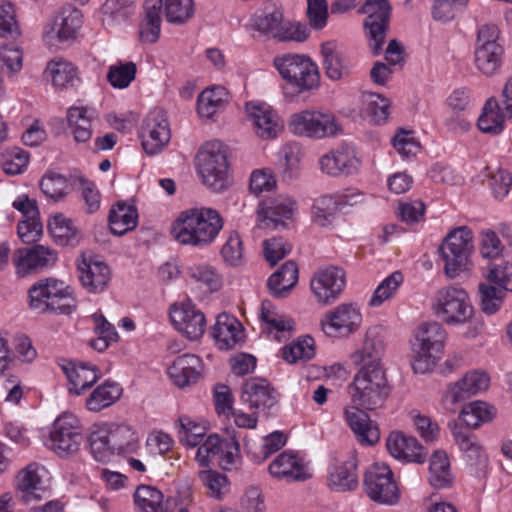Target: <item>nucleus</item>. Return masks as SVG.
I'll return each mask as SVG.
<instances>
[{
	"label": "nucleus",
	"instance_id": "obj_8",
	"mask_svg": "<svg viewBox=\"0 0 512 512\" xmlns=\"http://www.w3.org/2000/svg\"><path fill=\"white\" fill-rule=\"evenodd\" d=\"M199 173L204 184L221 192L229 185L226 146L218 141L206 143L197 156Z\"/></svg>",
	"mask_w": 512,
	"mask_h": 512
},
{
	"label": "nucleus",
	"instance_id": "obj_13",
	"mask_svg": "<svg viewBox=\"0 0 512 512\" xmlns=\"http://www.w3.org/2000/svg\"><path fill=\"white\" fill-rule=\"evenodd\" d=\"M79 420L72 414H62L53 423L48 446L60 457L77 453L83 442Z\"/></svg>",
	"mask_w": 512,
	"mask_h": 512
},
{
	"label": "nucleus",
	"instance_id": "obj_36",
	"mask_svg": "<svg viewBox=\"0 0 512 512\" xmlns=\"http://www.w3.org/2000/svg\"><path fill=\"white\" fill-rule=\"evenodd\" d=\"M270 474L287 481H304L309 478L301 460L292 452L284 451L269 465Z\"/></svg>",
	"mask_w": 512,
	"mask_h": 512
},
{
	"label": "nucleus",
	"instance_id": "obj_25",
	"mask_svg": "<svg viewBox=\"0 0 512 512\" xmlns=\"http://www.w3.org/2000/svg\"><path fill=\"white\" fill-rule=\"evenodd\" d=\"M364 410L355 404L347 406L344 409L345 420L360 444L373 446L380 440V430Z\"/></svg>",
	"mask_w": 512,
	"mask_h": 512
},
{
	"label": "nucleus",
	"instance_id": "obj_26",
	"mask_svg": "<svg viewBox=\"0 0 512 512\" xmlns=\"http://www.w3.org/2000/svg\"><path fill=\"white\" fill-rule=\"evenodd\" d=\"M246 112L256 134L262 139H273L283 129L277 113L265 103H247Z\"/></svg>",
	"mask_w": 512,
	"mask_h": 512
},
{
	"label": "nucleus",
	"instance_id": "obj_31",
	"mask_svg": "<svg viewBox=\"0 0 512 512\" xmlns=\"http://www.w3.org/2000/svg\"><path fill=\"white\" fill-rule=\"evenodd\" d=\"M241 401L250 408L265 411L278 402V395L266 379L250 378L242 386Z\"/></svg>",
	"mask_w": 512,
	"mask_h": 512
},
{
	"label": "nucleus",
	"instance_id": "obj_10",
	"mask_svg": "<svg viewBox=\"0 0 512 512\" xmlns=\"http://www.w3.org/2000/svg\"><path fill=\"white\" fill-rule=\"evenodd\" d=\"M435 299V314L447 324H464L473 315L469 296L462 288L454 286L442 288L437 292Z\"/></svg>",
	"mask_w": 512,
	"mask_h": 512
},
{
	"label": "nucleus",
	"instance_id": "obj_49",
	"mask_svg": "<svg viewBox=\"0 0 512 512\" xmlns=\"http://www.w3.org/2000/svg\"><path fill=\"white\" fill-rule=\"evenodd\" d=\"M429 482L438 489L448 488L453 483L448 457L443 451H435L430 458Z\"/></svg>",
	"mask_w": 512,
	"mask_h": 512
},
{
	"label": "nucleus",
	"instance_id": "obj_14",
	"mask_svg": "<svg viewBox=\"0 0 512 512\" xmlns=\"http://www.w3.org/2000/svg\"><path fill=\"white\" fill-rule=\"evenodd\" d=\"M289 129L295 135L321 139L336 135L340 128L333 114L304 110L291 116Z\"/></svg>",
	"mask_w": 512,
	"mask_h": 512
},
{
	"label": "nucleus",
	"instance_id": "obj_6",
	"mask_svg": "<svg viewBox=\"0 0 512 512\" xmlns=\"http://www.w3.org/2000/svg\"><path fill=\"white\" fill-rule=\"evenodd\" d=\"M89 446L97 461L106 462L114 454L134 453L139 446V439L130 426L111 425L107 429L93 431L89 436Z\"/></svg>",
	"mask_w": 512,
	"mask_h": 512
},
{
	"label": "nucleus",
	"instance_id": "obj_41",
	"mask_svg": "<svg viewBox=\"0 0 512 512\" xmlns=\"http://www.w3.org/2000/svg\"><path fill=\"white\" fill-rule=\"evenodd\" d=\"M133 14V0H106L100 8V20L106 30L125 23Z\"/></svg>",
	"mask_w": 512,
	"mask_h": 512
},
{
	"label": "nucleus",
	"instance_id": "obj_17",
	"mask_svg": "<svg viewBox=\"0 0 512 512\" xmlns=\"http://www.w3.org/2000/svg\"><path fill=\"white\" fill-rule=\"evenodd\" d=\"M76 270L81 286L88 293H103L112 280L108 264L92 254L82 253L76 260Z\"/></svg>",
	"mask_w": 512,
	"mask_h": 512
},
{
	"label": "nucleus",
	"instance_id": "obj_21",
	"mask_svg": "<svg viewBox=\"0 0 512 512\" xmlns=\"http://www.w3.org/2000/svg\"><path fill=\"white\" fill-rule=\"evenodd\" d=\"M170 318L175 328L191 340L200 338L205 331V316L190 300L180 306L174 304L170 310Z\"/></svg>",
	"mask_w": 512,
	"mask_h": 512
},
{
	"label": "nucleus",
	"instance_id": "obj_29",
	"mask_svg": "<svg viewBox=\"0 0 512 512\" xmlns=\"http://www.w3.org/2000/svg\"><path fill=\"white\" fill-rule=\"evenodd\" d=\"M320 55L324 73L331 81H339L350 75L348 57L336 41H326L320 45Z\"/></svg>",
	"mask_w": 512,
	"mask_h": 512
},
{
	"label": "nucleus",
	"instance_id": "obj_50",
	"mask_svg": "<svg viewBox=\"0 0 512 512\" xmlns=\"http://www.w3.org/2000/svg\"><path fill=\"white\" fill-rule=\"evenodd\" d=\"M494 407L483 401H473L466 404L461 412L460 419L470 428H478L483 423L493 419Z\"/></svg>",
	"mask_w": 512,
	"mask_h": 512
},
{
	"label": "nucleus",
	"instance_id": "obj_64",
	"mask_svg": "<svg viewBox=\"0 0 512 512\" xmlns=\"http://www.w3.org/2000/svg\"><path fill=\"white\" fill-rule=\"evenodd\" d=\"M20 35V29L15 19V9L12 3L0 4V37L16 38Z\"/></svg>",
	"mask_w": 512,
	"mask_h": 512
},
{
	"label": "nucleus",
	"instance_id": "obj_38",
	"mask_svg": "<svg viewBox=\"0 0 512 512\" xmlns=\"http://www.w3.org/2000/svg\"><path fill=\"white\" fill-rule=\"evenodd\" d=\"M211 333L218 347L222 350L234 348L242 340L243 336L241 324L238 320L224 313L217 316Z\"/></svg>",
	"mask_w": 512,
	"mask_h": 512
},
{
	"label": "nucleus",
	"instance_id": "obj_53",
	"mask_svg": "<svg viewBox=\"0 0 512 512\" xmlns=\"http://www.w3.org/2000/svg\"><path fill=\"white\" fill-rule=\"evenodd\" d=\"M494 99H489L483 107V112L478 119V127L484 133L498 134L503 130L504 115Z\"/></svg>",
	"mask_w": 512,
	"mask_h": 512
},
{
	"label": "nucleus",
	"instance_id": "obj_7",
	"mask_svg": "<svg viewBox=\"0 0 512 512\" xmlns=\"http://www.w3.org/2000/svg\"><path fill=\"white\" fill-rule=\"evenodd\" d=\"M472 231L466 227H458L451 231L440 247L444 260V272L453 279L472 266L471 255L474 249Z\"/></svg>",
	"mask_w": 512,
	"mask_h": 512
},
{
	"label": "nucleus",
	"instance_id": "obj_33",
	"mask_svg": "<svg viewBox=\"0 0 512 512\" xmlns=\"http://www.w3.org/2000/svg\"><path fill=\"white\" fill-rule=\"evenodd\" d=\"M358 163L354 149L349 145H342L320 159L321 170L332 176L353 174Z\"/></svg>",
	"mask_w": 512,
	"mask_h": 512
},
{
	"label": "nucleus",
	"instance_id": "obj_11",
	"mask_svg": "<svg viewBox=\"0 0 512 512\" xmlns=\"http://www.w3.org/2000/svg\"><path fill=\"white\" fill-rule=\"evenodd\" d=\"M365 14L364 28L369 41V47L374 56L383 50L386 33L389 28L391 6L388 0H366L358 11Z\"/></svg>",
	"mask_w": 512,
	"mask_h": 512
},
{
	"label": "nucleus",
	"instance_id": "obj_54",
	"mask_svg": "<svg viewBox=\"0 0 512 512\" xmlns=\"http://www.w3.org/2000/svg\"><path fill=\"white\" fill-rule=\"evenodd\" d=\"M283 359L288 363L308 361L315 356V342L310 336L299 338L297 341L286 345L282 349Z\"/></svg>",
	"mask_w": 512,
	"mask_h": 512
},
{
	"label": "nucleus",
	"instance_id": "obj_37",
	"mask_svg": "<svg viewBox=\"0 0 512 512\" xmlns=\"http://www.w3.org/2000/svg\"><path fill=\"white\" fill-rule=\"evenodd\" d=\"M360 194H345L338 196H322L318 198L313 205V215L315 221L321 225L326 226L331 223L335 214L345 205H354L357 203V198Z\"/></svg>",
	"mask_w": 512,
	"mask_h": 512
},
{
	"label": "nucleus",
	"instance_id": "obj_59",
	"mask_svg": "<svg viewBox=\"0 0 512 512\" xmlns=\"http://www.w3.org/2000/svg\"><path fill=\"white\" fill-rule=\"evenodd\" d=\"M165 12L168 22L183 24L194 14L193 0H165Z\"/></svg>",
	"mask_w": 512,
	"mask_h": 512
},
{
	"label": "nucleus",
	"instance_id": "obj_52",
	"mask_svg": "<svg viewBox=\"0 0 512 512\" xmlns=\"http://www.w3.org/2000/svg\"><path fill=\"white\" fill-rule=\"evenodd\" d=\"M69 127L77 142H87L92 136L91 117L83 107H71L67 113Z\"/></svg>",
	"mask_w": 512,
	"mask_h": 512
},
{
	"label": "nucleus",
	"instance_id": "obj_58",
	"mask_svg": "<svg viewBox=\"0 0 512 512\" xmlns=\"http://www.w3.org/2000/svg\"><path fill=\"white\" fill-rule=\"evenodd\" d=\"M282 21L283 13L280 10L254 15L251 19L252 27L255 30L275 39Z\"/></svg>",
	"mask_w": 512,
	"mask_h": 512
},
{
	"label": "nucleus",
	"instance_id": "obj_44",
	"mask_svg": "<svg viewBox=\"0 0 512 512\" xmlns=\"http://www.w3.org/2000/svg\"><path fill=\"white\" fill-rule=\"evenodd\" d=\"M83 15L77 8L66 5L61 8L54 19L52 29L60 41H68L76 37L78 29L82 26Z\"/></svg>",
	"mask_w": 512,
	"mask_h": 512
},
{
	"label": "nucleus",
	"instance_id": "obj_42",
	"mask_svg": "<svg viewBox=\"0 0 512 512\" xmlns=\"http://www.w3.org/2000/svg\"><path fill=\"white\" fill-rule=\"evenodd\" d=\"M160 490L149 485H140L134 493V502L142 512H173L176 503L168 498L165 503Z\"/></svg>",
	"mask_w": 512,
	"mask_h": 512
},
{
	"label": "nucleus",
	"instance_id": "obj_56",
	"mask_svg": "<svg viewBox=\"0 0 512 512\" xmlns=\"http://www.w3.org/2000/svg\"><path fill=\"white\" fill-rule=\"evenodd\" d=\"M480 306L487 315H492L500 310L503 304L505 293L494 285L479 284Z\"/></svg>",
	"mask_w": 512,
	"mask_h": 512
},
{
	"label": "nucleus",
	"instance_id": "obj_22",
	"mask_svg": "<svg viewBox=\"0 0 512 512\" xmlns=\"http://www.w3.org/2000/svg\"><path fill=\"white\" fill-rule=\"evenodd\" d=\"M12 206L20 211L24 218L17 226L20 239L25 243L35 242L43 232L36 200L23 195L15 200Z\"/></svg>",
	"mask_w": 512,
	"mask_h": 512
},
{
	"label": "nucleus",
	"instance_id": "obj_51",
	"mask_svg": "<svg viewBox=\"0 0 512 512\" xmlns=\"http://www.w3.org/2000/svg\"><path fill=\"white\" fill-rule=\"evenodd\" d=\"M228 92L222 86L205 89L197 100V110L201 117H212L218 108L227 101Z\"/></svg>",
	"mask_w": 512,
	"mask_h": 512
},
{
	"label": "nucleus",
	"instance_id": "obj_4",
	"mask_svg": "<svg viewBox=\"0 0 512 512\" xmlns=\"http://www.w3.org/2000/svg\"><path fill=\"white\" fill-rule=\"evenodd\" d=\"M447 333L442 324L427 322L419 325L411 340L412 368L415 373L431 371L444 351Z\"/></svg>",
	"mask_w": 512,
	"mask_h": 512
},
{
	"label": "nucleus",
	"instance_id": "obj_57",
	"mask_svg": "<svg viewBox=\"0 0 512 512\" xmlns=\"http://www.w3.org/2000/svg\"><path fill=\"white\" fill-rule=\"evenodd\" d=\"M402 282V273L399 271L393 272L391 275L385 278L375 289L369 302L370 306H380L385 300L390 299L395 294Z\"/></svg>",
	"mask_w": 512,
	"mask_h": 512
},
{
	"label": "nucleus",
	"instance_id": "obj_5",
	"mask_svg": "<svg viewBox=\"0 0 512 512\" xmlns=\"http://www.w3.org/2000/svg\"><path fill=\"white\" fill-rule=\"evenodd\" d=\"M73 290L63 281L47 278L39 280L28 291L29 306L38 313L53 312L69 315L76 308Z\"/></svg>",
	"mask_w": 512,
	"mask_h": 512
},
{
	"label": "nucleus",
	"instance_id": "obj_40",
	"mask_svg": "<svg viewBox=\"0 0 512 512\" xmlns=\"http://www.w3.org/2000/svg\"><path fill=\"white\" fill-rule=\"evenodd\" d=\"M163 0H146L144 19L139 28V38L143 43H155L160 36Z\"/></svg>",
	"mask_w": 512,
	"mask_h": 512
},
{
	"label": "nucleus",
	"instance_id": "obj_30",
	"mask_svg": "<svg viewBox=\"0 0 512 512\" xmlns=\"http://www.w3.org/2000/svg\"><path fill=\"white\" fill-rule=\"evenodd\" d=\"M389 453L396 459L422 464L427 457V450L412 436H406L402 432L390 433L386 440Z\"/></svg>",
	"mask_w": 512,
	"mask_h": 512
},
{
	"label": "nucleus",
	"instance_id": "obj_28",
	"mask_svg": "<svg viewBox=\"0 0 512 512\" xmlns=\"http://www.w3.org/2000/svg\"><path fill=\"white\" fill-rule=\"evenodd\" d=\"M16 499L26 505L41 501L48 497V490L43 487L42 480L34 464L18 472L15 478Z\"/></svg>",
	"mask_w": 512,
	"mask_h": 512
},
{
	"label": "nucleus",
	"instance_id": "obj_1",
	"mask_svg": "<svg viewBox=\"0 0 512 512\" xmlns=\"http://www.w3.org/2000/svg\"><path fill=\"white\" fill-rule=\"evenodd\" d=\"M223 226L219 213L210 208H191L179 214L171 226L172 236L183 245L206 246Z\"/></svg>",
	"mask_w": 512,
	"mask_h": 512
},
{
	"label": "nucleus",
	"instance_id": "obj_46",
	"mask_svg": "<svg viewBox=\"0 0 512 512\" xmlns=\"http://www.w3.org/2000/svg\"><path fill=\"white\" fill-rule=\"evenodd\" d=\"M357 459L350 457L348 460L335 466L329 474V486L340 492L352 491L358 486Z\"/></svg>",
	"mask_w": 512,
	"mask_h": 512
},
{
	"label": "nucleus",
	"instance_id": "obj_24",
	"mask_svg": "<svg viewBox=\"0 0 512 512\" xmlns=\"http://www.w3.org/2000/svg\"><path fill=\"white\" fill-rule=\"evenodd\" d=\"M364 410L355 404L347 406L344 409L345 420L360 444L373 446L380 440V430Z\"/></svg>",
	"mask_w": 512,
	"mask_h": 512
},
{
	"label": "nucleus",
	"instance_id": "obj_19",
	"mask_svg": "<svg viewBox=\"0 0 512 512\" xmlns=\"http://www.w3.org/2000/svg\"><path fill=\"white\" fill-rule=\"evenodd\" d=\"M345 285V272L337 266L319 270L310 282L315 298L322 305H329L336 301L343 292Z\"/></svg>",
	"mask_w": 512,
	"mask_h": 512
},
{
	"label": "nucleus",
	"instance_id": "obj_35",
	"mask_svg": "<svg viewBox=\"0 0 512 512\" xmlns=\"http://www.w3.org/2000/svg\"><path fill=\"white\" fill-rule=\"evenodd\" d=\"M295 202L287 196H279L274 199L264 200L260 203L258 209V219L266 227L277 228L284 226V219H290Z\"/></svg>",
	"mask_w": 512,
	"mask_h": 512
},
{
	"label": "nucleus",
	"instance_id": "obj_27",
	"mask_svg": "<svg viewBox=\"0 0 512 512\" xmlns=\"http://www.w3.org/2000/svg\"><path fill=\"white\" fill-rule=\"evenodd\" d=\"M15 264L18 274L25 276L30 273L53 266L57 261V253L49 247L35 245L17 250Z\"/></svg>",
	"mask_w": 512,
	"mask_h": 512
},
{
	"label": "nucleus",
	"instance_id": "obj_43",
	"mask_svg": "<svg viewBox=\"0 0 512 512\" xmlns=\"http://www.w3.org/2000/svg\"><path fill=\"white\" fill-rule=\"evenodd\" d=\"M298 282V267L294 261L285 262L267 281L270 294L284 298Z\"/></svg>",
	"mask_w": 512,
	"mask_h": 512
},
{
	"label": "nucleus",
	"instance_id": "obj_39",
	"mask_svg": "<svg viewBox=\"0 0 512 512\" xmlns=\"http://www.w3.org/2000/svg\"><path fill=\"white\" fill-rule=\"evenodd\" d=\"M47 228L54 241L59 245L75 247L80 243V229L72 219L62 213H56L50 217Z\"/></svg>",
	"mask_w": 512,
	"mask_h": 512
},
{
	"label": "nucleus",
	"instance_id": "obj_18",
	"mask_svg": "<svg viewBox=\"0 0 512 512\" xmlns=\"http://www.w3.org/2000/svg\"><path fill=\"white\" fill-rule=\"evenodd\" d=\"M489 377L481 371L467 372L460 380L448 385L441 404L448 412L455 413L458 403L484 391L489 386Z\"/></svg>",
	"mask_w": 512,
	"mask_h": 512
},
{
	"label": "nucleus",
	"instance_id": "obj_9",
	"mask_svg": "<svg viewBox=\"0 0 512 512\" xmlns=\"http://www.w3.org/2000/svg\"><path fill=\"white\" fill-rule=\"evenodd\" d=\"M196 459L201 466L216 464L226 471L237 469L241 462V455L235 431L225 438L217 434L209 435L198 448Z\"/></svg>",
	"mask_w": 512,
	"mask_h": 512
},
{
	"label": "nucleus",
	"instance_id": "obj_62",
	"mask_svg": "<svg viewBox=\"0 0 512 512\" xmlns=\"http://www.w3.org/2000/svg\"><path fill=\"white\" fill-rule=\"evenodd\" d=\"M367 115L371 117V121L375 124H382L388 118L390 102L388 99L382 97L380 94L369 93L366 96Z\"/></svg>",
	"mask_w": 512,
	"mask_h": 512
},
{
	"label": "nucleus",
	"instance_id": "obj_3",
	"mask_svg": "<svg viewBox=\"0 0 512 512\" xmlns=\"http://www.w3.org/2000/svg\"><path fill=\"white\" fill-rule=\"evenodd\" d=\"M351 403L366 410L381 408L390 394L382 366H363L347 387Z\"/></svg>",
	"mask_w": 512,
	"mask_h": 512
},
{
	"label": "nucleus",
	"instance_id": "obj_15",
	"mask_svg": "<svg viewBox=\"0 0 512 512\" xmlns=\"http://www.w3.org/2000/svg\"><path fill=\"white\" fill-rule=\"evenodd\" d=\"M320 324L325 335L348 338L359 330L362 324V314L356 304L343 303L326 312Z\"/></svg>",
	"mask_w": 512,
	"mask_h": 512
},
{
	"label": "nucleus",
	"instance_id": "obj_16",
	"mask_svg": "<svg viewBox=\"0 0 512 512\" xmlns=\"http://www.w3.org/2000/svg\"><path fill=\"white\" fill-rule=\"evenodd\" d=\"M364 487L370 499L380 504L393 505L399 499L393 473L385 464H375L366 471Z\"/></svg>",
	"mask_w": 512,
	"mask_h": 512
},
{
	"label": "nucleus",
	"instance_id": "obj_45",
	"mask_svg": "<svg viewBox=\"0 0 512 512\" xmlns=\"http://www.w3.org/2000/svg\"><path fill=\"white\" fill-rule=\"evenodd\" d=\"M108 221L111 232L114 235L123 236L137 226V209L132 205L118 202L110 210Z\"/></svg>",
	"mask_w": 512,
	"mask_h": 512
},
{
	"label": "nucleus",
	"instance_id": "obj_23",
	"mask_svg": "<svg viewBox=\"0 0 512 512\" xmlns=\"http://www.w3.org/2000/svg\"><path fill=\"white\" fill-rule=\"evenodd\" d=\"M364 410L355 404L347 406L344 409L345 420L360 444L373 446L380 440V430Z\"/></svg>",
	"mask_w": 512,
	"mask_h": 512
},
{
	"label": "nucleus",
	"instance_id": "obj_12",
	"mask_svg": "<svg viewBox=\"0 0 512 512\" xmlns=\"http://www.w3.org/2000/svg\"><path fill=\"white\" fill-rule=\"evenodd\" d=\"M498 33L495 25H483L478 29L474 63L485 76L494 75L502 65L504 49L497 41Z\"/></svg>",
	"mask_w": 512,
	"mask_h": 512
},
{
	"label": "nucleus",
	"instance_id": "obj_60",
	"mask_svg": "<svg viewBox=\"0 0 512 512\" xmlns=\"http://www.w3.org/2000/svg\"><path fill=\"white\" fill-rule=\"evenodd\" d=\"M180 422V441L187 446L195 447L200 444L206 432V426L197 423L188 416L179 418Z\"/></svg>",
	"mask_w": 512,
	"mask_h": 512
},
{
	"label": "nucleus",
	"instance_id": "obj_47",
	"mask_svg": "<svg viewBox=\"0 0 512 512\" xmlns=\"http://www.w3.org/2000/svg\"><path fill=\"white\" fill-rule=\"evenodd\" d=\"M122 394V388L115 382L106 381L99 385L86 400L89 411L99 412L115 403Z\"/></svg>",
	"mask_w": 512,
	"mask_h": 512
},
{
	"label": "nucleus",
	"instance_id": "obj_20",
	"mask_svg": "<svg viewBox=\"0 0 512 512\" xmlns=\"http://www.w3.org/2000/svg\"><path fill=\"white\" fill-rule=\"evenodd\" d=\"M142 146L149 155L161 151L170 140V129L166 113L155 108L145 117L141 127Z\"/></svg>",
	"mask_w": 512,
	"mask_h": 512
},
{
	"label": "nucleus",
	"instance_id": "obj_48",
	"mask_svg": "<svg viewBox=\"0 0 512 512\" xmlns=\"http://www.w3.org/2000/svg\"><path fill=\"white\" fill-rule=\"evenodd\" d=\"M384 351L383 342L371 331H367L363 346L352 355L357 365L381 366V357Z\"/></svg>",
	"mask_w": 512,
	"mask_h": 512
},
{
	"label": "nucleus",
	"instance_id": "obj_34",
	"mask_svg": "<svg viewBox=\"0 0 512 512\" xmlns=\"http://www.w3.org/2000/svg\"><path fill=\"white\" fill-rule=\"evenodd\" d=\"M61 368L69 381V391L77 395L92 387L100 378L99 369L92 364L63 361Z\"/></svg>",
	"mask_w": 512,
	"mask_h": 512
},
{
	"label": "nucleus",
	"instance_id": "obj_61",
	"mask_svg": "<svg viewBox=\"0 0 512 512\" xmlns=\"http://www.w3.org/2000/svg\"><path fill=\"white\" fill-rule=\"evenodd\" d=\"M136 65L133 62L112 65L107 74V80L115 88H126L135 79Z\"/></svg>",
	"mask_w": 512,
	"mask_h": 512
},
{
	"label": "nucleus",
	"instance_id": "obj_63",
	"mask_svg": "<svg viewBox=\"0 0 512 512\" xmlns=\"http://www.w3.org/2000/svg\"><path fill=\"white\" fill-rule=\"evenodd\" d=\"M40 188L47 197L57 201L66 195L67 179L60 174L49 173L42 177Z\"/></svg>",
	"mask_w": 512,
	"mask_h": 512
},
{
	"label": "nucleus",
	"instance_id": "obj_2",
	"mask_svg": "<svg viewBox=\"0 0 512 512\" xmlns=\"http://www.w3.org/2000/svg\"><path fill=\"white\" fill-rule=\"evenodd\" d=\"M273 65L285 81L286 94L295 97L320 87L319 67L308 55L282 54L274 58Z\"/></svg>",
	"mask_w": 512,
	"mask_h": 512
},
{
	"label": "nucleus",
	"instance_id": "obj_32",
	"mask_svg": "<svg viewBox=\"0 0 512 512\" xmlns=\"http://www.w3.org/2000/svg\"><path fill=\"white\" fill-rule=\"evenodd\" d=\"M203 370L202 360L194 354H183L177 357L168 368L173 383L184 388L198 381Z\"/></svg>",
	"mask_w": 512,
	"mask_h": 512
},
{
	"label": "nucleus",
	"instance_id": "obj_55",
	"mask_svg": "<svg viewBox=\"0 0 512 512\" xmlns=\"http://www.w3.org/2000/svg\"><path fill=\"white\" fill-rule=\"evenodd\" d=\"M47 71L51 76L53 85L58 88H65L69 84L74 85V81L77 79L76 67L66 61L49 62Z\"/></svg>",
	"mask_w": 512,
	"mask_h": 512
}]
</instances>
